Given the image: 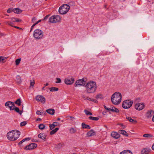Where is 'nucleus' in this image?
Returning a JSON list of instances; mask_svg holds the SVG:
<instances>
[{"label": "nucleus", "instance_id": "33", "mask_svg": "<svg viewBox=\"0 0 154 154\" xmlns=\"http://www.w3.org/2000/svg\"><path fill=\"white\" fill-rule=\"evenodd\" d=\"M143 136L145 137L150 138L152 137V136L149 134H145L143 135Z\"/></svg>", "mask_w": 154, "mask_h": 154}, {"label": "nucleus", "instance_id": "19", "mask_svg": "<svg viewBox=\"0 0 154 154\" xmlns=\"http://www.w3.org/2000/svg\"><path fill=\"white\" fill-rule=\"evenodd\" d=\"M58 124V123L57 122H55L53 123V124H50V128L51 130H52L57 125V124Z\"/></svg>", "mask_w": 154, "mask_h": 154}, {"label": "nucleus", "instance_id": "30", "mask_svg": "<svg viewBox=\"0 0 154 154\" xmlns=\"http://www.w3.org/2000/svg\"><path fill=\"white\" fill-rule=\"evenodd\" d=\"M13 12L15 13L18 14L19 13V8H17L13 9Z\"/></svg>", "mask_w": 154, "mask_h": 154}, {"label": "nucleus", "instance_id": "11", "mask_svg": "<svg viewBox=\"0 0 154 154\" xmlns=\"http://www.w3.org/2000/svg\"><path fill=\"white\" fill-rule=\"evenodd\" d=\"M144 107V105L143 103H137L135 106V108L137 110H140Z\"/></svg>", "mask_w": 154, "mask_h": 154}, {"label": "nucleus", "instance_id": "22", "mask_svg": "<svg viewBox=\"0 0 154 154\" xmlns=\"http://www.w3.org/2000/svg\"><path fill=\"white\" fill-rule=\"evenodd\" d=\"M120 154H132V153L130 150H126L121 152Z\"/></svg>", "mask_w": 154, "mask_h": 154}, {"label": "nucleus", "instance_id": "4", "mask_svg": "<svg viewBox=\"0 0 154 154\" xmlns=\"http://www.w3.org/2000/svg\"><path fill=\"white\" fill-rule=\"evenodd\" d=\"M69 6L67 4H64L59 9V12L61 14H66L69 10Z\"/></svg>", "mask_w": 154, "mask_h": 154}, {"label": "nucleus", "instance_id": "40", "mask_svg": "<svg viewBox=\"0 0 154 154\" xmlns=\"http://www.w3.org/2000/svg\"><path fill=\"white\" fill-rule=\"evenodd\" d=\"M6 59V57L2 56L0 57V62H3Z\"/></svg>", "mask_w": 154, "mask_h": 154}, {"label": "nucleus", "instance_id": "2", "mask_svg": "<svg viewBox=\"0 0 154 154\" xmlns=\"http://www.w3.org/2000/svg\"><path fill=\"white\" fill-rule=\"evenodd\" d=\"M19 131L14 130L10 131L7 134L8 139L11 141L16 140L19 137Z\"/></svg>", "mask_w": 154, "mask_h": 154}, {"label": "nucleus", "instance_id": "47", "mask_svg": "<svg viewBox=\"0 0 154 154\" xmlns=\"http://www.w3.org/2000/svg\"><path fill=\"white\" fill-rule=\"evenodd\" d=\"M15 62L16 65H18L19 64V58L17 59L15 61Z\"/></svg>", "mask_w": 154, "mask_h": 154}, {"label": "nucleus", "instance_id": "21", "mask_svg": "<svg viewBox=\"0 0 154 154\" xmlns=\"http://www.w3.org/2000/svg\"><path fill=\"white\" fill-rule=\"evenodd\" d=\"M118 132L119 133L122 134L126 137L128 136V135L127 133L124 130H119Z\"/></svg>", "mask_w": 154, "mask_h": 154}, {"label": "nucleus", "instance_id": "58", "mask_svg": "<svg viewBox=\"0 0 154 154\" xmlns=\"http://www.w3.org/2000/svg\"><path fill=\"white\" fill-rule=\"evenodd\" d=\"M13 27H14L15 28H16L17 29H19V27L17 26H13Z\"/></svg>", "mask_w": 154, "mask_h": 154}, {"label": "nucleus", "instance_id": "25", "mask_svg": "<svg viewBox=\"0 0 154 154\" xmlns=\"http://www.w3.org/2000/svg\"><path fill=\"white\" fill-rule=\"evenodd\" d=\"M59 129V128H56L52 130L50 132L51 135H53L55 134Z\"/></svg>", "mask_w": 154, "mask_h": 154}, {"label": "nucleus", "instance_id": "10", "mask_svg": "<svg viewBox=\"0 0 154 154\" xmlns=\"http://www.w3.org/2000/svg\"><path fill=\"white\" fill-rule=\"evenodd\" d=\"M15 105L14 103L8 101L6 102L5 104V106L6 107H8L10 110H13V108L14 107Z\"/></svg>", "mask_w": 154, "mask_h": 154}, {"label": "nucleus", "instance_id": "24", "mask_svg": "<svg viewBox=\"0 0 154 154\" xmlns=\"http://www.w3.org/2000/svg\"><path fill=\"white\" fill-rule=\"evenodd\" d=\"M82 128H88V129H91V127L88 125H86L84 123H82Z\"/></svg>", "mask_w": 154, "mask_h": 154}, {"label": "nucleus", "instance_id": "37", "mask_svg": "<svg viewBox=\"0 0 154 154\" xmlns=\"http://www.w3.org/2000/svg\"><path fill=\"white\" fill-rule=\"evenodd\" d=\"M112 111L113 112H115L116 113H118L119 112V110L115 107H112Z\"/></svg>", "mask_w": 154, "mask_h": 154}, {"label": "nucleus", "instance_id": "13", "mask_svg": "<svg viewBox=\"0 0 154 154\" xmlns=\"http://www.w3.org/2000/svg\"><path fill=\"white\" fill-rule=\"evenodd\" d=\"M74 79L73 78H71L70 79L66 78L65 79V83L66 85H71L74 82Z\"/></svg>", "mask_w": 154, "mask_h": 154}, {"label": "nucleus", "instance_id": "52", "mask_svg": "<svg viewBox=\"0 0 154 154\" xmlns=\"http://www.w3.org/2000/svg\"><path fill=\"white\" fill-rule=\"evenodd\" d=\"M120 125L122 127V128L124 129L125 128V125H123L122 124H120Z\"/></svg>", "mask_w": 154, "mask_h": 154}, {"label": "nucleus", "instance_id": "48", "mask_svg": "<svg viewBox=\"0 0 154 154\" xmlns=\"http://www.w3.org/2000/svg\"><path fill=\"white\" fill-rule=\"evenodd\" d=\"M69 4L70 5H75V3L73 2H71L69 3Z\"/></svg>", "mask_w": 154, "mask_h": 154}, {"label": "nucleus", "instance_id": "5", "mask_svg": "<svg viewBox=\"0 0 154 154\" xmlns=\"http://www.w3.org/2000/svg\"><path fill=\"white\" fill-rule=\"evenodd\" d=\"M33 36L36 38L40 39L43 36V32L41 30L37 29L34 31Z\"/></svg>", "mask_w": 154, "mask_h": 154}, {"label": "nucleus", "instance_id": "61", "mask_svg": "<svg viewBox=\"0 0 154 154\" xmlns=\"http://www.w3.org/2000/svg\"><path fill=\"white\" fill-rule=\"evenodd\" d=\"M107 110H108V111H112V109L111 108H107Z\"/></svg>", "mask_w": 154, "mask_h": 154}, {"label": "nucleus", "instance_id": "29", "mask_svg": "<svg viewBox=\"0 0 154 154\" xmlns=\"http://www.w3.org/2000/svg\"><path fill=\"white\" fill-rule=\"evenodd\" d=\"M96 99H103L104 98V97L103 96L102 94H97L96 96Z\"/></svg>", "mask_w": 154, "mask_h": 154}, {"label": "nucleus", "instance_id": "26", "mask_svg": "<svg viewBox=\"0 0 154 154\" xmlns=\"http://www.w3.org/2000/svg\"><path fill=\"white\" fill-rule=\"evenodd\" d=\"M69 131L71 134H73L75 133L77 131V130L73 128H71L69 129Z\"/></svg>", "mask_w": 154, "mask_h": 154}, {"label": "nucleus", "instance_id": "28", "mask_svg": "<svg viewBox=\"0 0 154 154\" xmlns=\"http://www.w3.org/2000/svg\"><path fill=\"white\" fill-rule=\"evenodd\" d=\"M36 114L37 115H46V113L45 112H42V111H40L38 110L36 112Z\"/></svg>", "mask_w": 154, "mask_h": 154}, {"label": "nucleus", "instance_id": "16", "mask_svg": "<svg viewBox=\"0 0 154 154\" xmlns=\"http://www.w3.org/2000/svg\"><path fill=\"white\" fill-rule=\"evenodd\" d=\"M38 137L43 140L44 141L46 140V136L43 133H40L38 135Z\"/></svg>", "mask_w": 154, "mask_h": 154}, {"label": "nucleus", "instance_id": "9", "mask_svg": "<svg viewBox=\"0 0 154 154\" xmlns=\"http://www.w3.org/2000/svg\"><path fill=\"white\" fill-rule=\"evenodd\" d=\"M86 83L84 79H79L77 81L75 84V87L77 86L78 85L84 86Z\"/></svg>", "mask_w": 154, "mask_h": 154}, {"label": "nucleus", "instance_id": "31", "mask_svg": "<svg viewBox=\"0 0 154 154\" xmlns=\"http://www.w3.org/2000/svg\"><path fill=\"white\" fill-rule=\"evenodd\" d=\"M12 22H19V20L18 19H17L14 17H12L10 18Z\"/></svg>", "mask_w": 154, "mask_h": 154}, {"label": "nucleus", "instance_id": "51", "mask_svg": "<svg viewBox=\"0 0 154 154\" xmlns=\"http://www.w3.org/2000/svg\"><path fill=\"white\" fill-rule=\"evenodd\" d=\"M36 24L35 23L34 24H33L31 26V30H30V32H31L32 30L33 29V28L34 27V26L36 25Z\"/></svg>", "mask_w": 154, "mask_h": 154}, {"label": "nucleus", "instance_id": "23", "mask_svg": "<svg viewBox=\"0 0 154 154\" xmlns=\"http://www.w3.org/2000/svg\"><path fill=\"white\" fill-rule=\"evenodd\" d=\"M126 119L129 122H131L134 124L136 123L137 122L136 120L133 119H132L131 117H126Z\"/></svg>", "mask_w": 154, "mask_h": 154}, {"label": "nucleus", "instance_id": "63", "mask_svg": "<svg viewBox=\"0 0 154 154\" xmlns=\"http://www.w3.org/2000/svg\"><path fill=\"white\" fill-rule=\"evenodd\" d=\"M104 108L106 109H107V108L106 107V106H105V105H104Z\"/></svg>", "mask_w": 154, "mask_h": 154}, {"label": "nucleus", "instance_id": "18", "mask_svg": "<svg viewBox=\"0 0 154 154\" xmlns=\"http://www.w3.org/2000/svg\"><path fill=\"white\" fill-rule=\"evenodd\" d=\"M46 111L48 113L51 115H54L55 113V110L54 109H48Z\"/></svg>", "mask_w": 154, "mask_h": 154}, {"label": "nucleus", "instance_id": "27", "mask_svg": "<svg viewBox=\"0 0 154 154\" xmlns=\"http://www.w3.org/2000/svg\"><path fill=\"white\" fill-rule=\"evenodd\" d=\"M89 119L91 120L97 121L99 120V118L97 117H95L93 116H90L89 117Z\"/></svg>", "mask_w": 154, "mask_h": 154}, {"label": "nucleus", "instance_id": "6", "mask_svg": "<svg viewBox=\"0 0 154 154\" xmlns=\"http://www.w3.org/2000/svg\"><path fill=\"white\" fill-rule=\"evenodd\" d=\"M133 102L131 100H124L122 103V107L125 109L130 108L132 106Z\"/></svg>", "mask_w": 154, "mask_h": 154}, {"label": "nucleus", "instance_id": "32", "mask_svg": "<svg viewBox=\"0 0 154 154\" xmlns=\"http://www.w3.org/2000/svg\"><path fill=\"white\" fill-rule=\"evenodd\" d=\"M58 88L56 87H52L50 88V91H58Z\"/></svg>", "mask_w": 154, "mask_h": 154}, {"label": "nucleus", "instance_id": "39", "mask_svg": "<svg viewBox=\"0 0 154 154\" xmlns=\"http://www.w3.org/2000/svg\"><path fill=\"white\" fill-rule=\"evenodd\" d=\"M82 97L85 100H88L90 101L91 100V98L89 97H86L85 95H83L82 96Z\"/></svg>", "mask_w": 154, "mask_h": 154}, {"label": "nucleus", "instance_id": "55", "mask_svg": "<svg viewBox=\"0 0 154 154\" xmlns=\"http://www.w3.org/2000/svg\"><path fill=\"white\" fill-rule=\"evenodd\" d=\"M17 82L18 83H19V75H17Z\"/></svg>", "mask_w": 154, "mask_h": 154}, {"label": "nucleus", "instance_id": "62", "mask_svg": "<svg viewBox=\"0 0 154 154\" xmlns=\"http://www.w3.org/2000/svg\"><path fill=\"white\" fill-rule=\"evenodd\" d=\"M4 34L3 33H0V36H3L4 35Z\"/></svg>", "mask_w": 154, "mask_h": 154}, {"label": "nucleus", "instance_id": "41", "mask_svg": "<svg viewBox=\"0 0 154 154\" xmlns=\"http://www.w3.org/2000/svg\"><path fill=\"white\" fill-rule=\"evenodd\" d=\"M30 86H34V85L35 84L34 81V80H30Z\"/></svg>", "mask_w": 154, "mask_h": 154}, {"label": "nucleus", "instance_id": "38", "mask_svg": "<svg viewBox=\"0 0 154 154\" xmlns=\"http://www.w3.org/2000/svg\"><path fill=\"white\" fill-rule=\"evenodd\" d=\"M5 23L6 24L8 25L13 27V26H14L13 25V23L12 22L10 21H7Z\"/></svg>", "mask_w": 154, "mask_h": 154}, {"label": "nucleus", "instance_id": "43", "mask_svg": "<svg viewBox=\"0 0 154 154\" xmlns=\"http://www.w3.org/2000/svg\"><path fill=\"white\" fill-rule=\"evenodd\" d=\"M21 100H20V106H21V105L22 106V110H20V115H21L23 112V105L22 104V105H21Z\"/></svg>", "mask_w": 154, "mask_h": 154}, {"label": "nucleus", "instance_id": "49", "mask_svg": "<svg viewBox=\"0 0 154 154\" xmlns=\"http://www.w3.org/2000/svg\"><path fill=\"white\" fill-rule=\"evenodd\" d=\"M84 112H85V114L87 115H88V114L90 112L86 109H85L84 111Z\"/></svg>", "mask_w": 154, "mask_h": 154}, {"label": "nucleus", "instance_id": "35", "mask_svg": "<svg viewBox=\"0 0 154 154\" xmlns=\"http://www.w3.org/2000/svg\"><path fill=\"white\" fill-rule=\"evenodd\" d=\"M13 110H14L15 111L19 113V109L18 107H16L15 105H14V107H13Z\"/></svg>", "mask_w": 154, "mask_h": 154}, {"label": "nucleus", "instance_id": "53", "mask_svg": "<svg viewBox=\"0 0 154 154\" xmlns=\"http://www.w3.org/2000/svg\"><path fill=\"white\" fill-rule=\"evenodd\" d=\"M49 15H46L44 18V20H47V19H48V17H49Z\"/></svg>", "mask_w": 154, "mask_h": 154}, {"label": "nucleus", "instance_id": "34", "mask_svg": "<svg viewBox=\"0 0 154 154\" xmlns=\"http://www.w3.org/2000/svg\"><path fill=\"white\" fill-rule=\"evenodd\" d=\"M38 127L39 129H41V130H43L45 128V126L43 124H40L39 125Z\"/></svg>", "mask_w": 154, "mask_h": 154}, {"label": "nucleus", "instance_id": "42", "mask_svg": "<svg viewBox=\"0 0 154 154\" xmlns=\"http://www.w3.org/2000/svg\"><path fill=\"white\" fill-rule=\"evenodd\" d=\"M56 79L57 80V81L56 82L57 83H60L61 82V79L59 78H57Z\"/></svg>", "mask_w": 154, "mask_h": 154}, {"label": "nucleus", "instance_id": "12", "mask_svg": "<svg viewBox=\"0 0 154 154\" xmlns=\"http://www.w3.org/2000/svg\"><path fill=\"white\" fill-rule=\"evenodd\" d=\"M36 100L38 101L41 102L42 103H45V99L44 97L42 95H38L35 98Z\"/></svg>", "mask_w": 154, "mask_h": 154}, {"label": "nucleus", "instance_id": "3", "mask_svg": "<svg viewBox=\"0 0 154 154\" xmlns=\"http://www.w3.org/2000/svg\"><path fill=\"white\" fill-rule=\"evenodd\" d=\"M122 94L119 92H116L111 97V101L112 103L115 105L119 104L121 101Z\"/></svg>", "mask_w": 154, "mask_h": 154}, {"label": "nucleus", "instance_id": "59", "mask_svg": "<svg viewBox=\"0 0 154 154\" xmlns=\"http://www.w3.org/2000/svg\"><path fill=\"white\" fill-rule=\"evenodd\" d=\"M152 149L153 150H154V143L153 144L152 146Z\"/></svg>", "mask_w": 154, "mask_h": 154}, {"label": "nucleus", "instance_id": "64", "mask_svg": "<svg viewBox=\"0 0 154 154\" xmlns=\"http://www.w3.org/2000/svg\"><path fill=\"white\" fill-rule=\"evenodd\" d=\"M92 115V114L91 112H89V114H88V115Z\"/></svg>", "mask_w": 154, "mask_h": 154}, {"label": "nucleus", "instance_id": "46", "mask_svg": "<svg viewBox=\"0 0 154 154\" xmlns=\"http://www.w3.org/2000/svg\"><path fill=\"white\" fill-rule=\"evenodd\" d=\"M14 103L17 104L19 106V98H18L17 100L14 102Z\"/></svg>", "mask_w": 154, "mask_h": 154}, {"label": "nucleus", "instance_id": "14", "mask_svg": "<svg viewBox=\"0 0 154 154\" xmlns=\"http://www.w3.org/2000/svg\"><path fill=\"white\" fill-rule=\"evenodd\" d=\"M154 113V111L152 110L148 111L146 114V117L147 119L151 118Z\"/></svg>", "mask_w": 154, "mask_h": 154}, {"label": "nucleus", "instance_id": "20", "mask_svg": "<svg viewBox=\"0 0 154 154\" xmlns=\"http://www.w3.org/2000/svg\"><path fill=\"white\" fill-rule=\"evenodd\" d=\"M95 134V132L93 130H91L89 131L87 134L88 136L89 137H91L94 135Z\"/></svg>", "mask_w": 154, "mask_h": 154}, {"label": "nucleus", "instance_id": "36", "mask_svg": "<svg viewBox=\"0 0 154 154\" xmlns=\"http://www.w3.org/2000/svg\"><path fill=\"white\" fill-rule=\"evenodd\" d=\"M27 122L26 121H24L21 122L20 124V125L21 127L25 126L27 124Z\"/></svg>", "mask_w": 154, "mask_h": 154}, {"label": "nucleus", "instance_id": "17", "mask_svg": "<svg viewBox=\"0 0 154 154\" xmlns=\"http://www.w3.org/2000/svg\"><path fill=\"white\" fill-rule=\"evenodd\" d=\"M150 150V149L149 148H144L141 151V154H147L149 153Z\"/></svg>", "mask_w": 154, "mask_h": 154}, {"label": "nucleus", "instance_id": "7", "mask_svg": "<svg viewBox=\"0 0 154 154\" xmlns=\"http://www.w3.org/2000/svg\"><path fill=\"white\" fill-rule=\"evenodd\" d=\"M60 17L59 15H54L50 18L49 22L52 23H55L60 22Z\"/></svg>", "mask_w": 154, "mask_h": 154}, {"label": "nucleus", "instance_id": "45", "mask_svg": "<svg viewBox=\"0 0 154 154\" xmlns=\"http://www.w3.org/2000/svg\"><path fill=\"white\" fill-rule=\"evenodd\" d=\"M36 20H37V19H36V18H35V17H33L32 19V23H35V21Z\"/></svg>", "mask_w": 154, "mask_h": 154}, {"label": "nucleus", "instance_id": "8", "mask_svg": "<svg viewBox=\"0 0 154 154\" xmlns=\"http://www.w3.org/2000/svg\"><path fill=\"white\" fill-rule=\"evenodd\" d=\"M37 146L36 144L34 143H31L28 145L26 146L24 148L25 150H32L35 148Z\"/></svg>", "mask_w": 154, "mask_h": 154}, {"label": "nucleus", "instance_id": "54", "mask_svg": "<svg viewBox=\"0 0 154 154\" xmlns=\"http://www.w3.org/2000/svg\"><path fill=\"white\" fill-rule=\"evenodd\" d=\"M23 139L24 140V141H25L26 140L28 141V140H29L30 139V138L29 137H27V138H25V139Z\"/></svg>", "mask_w": 154, "mask_h": 154}, {"label": "nucleus", "instance_id": "57", "mask_svg": "<svg viewBox=\"0 0 154 154\" xmlns=\"http://www.w3.org/2000/svg\"><path fill=\"white\" fill-rule=\"evenodd\" d=\"M25 142L24 139L22 140L21 141H20V144H22L23 142Z\"/></svg>", "mask_w": 154, "mask_h": 154}, {"label": "nucleus", "instance_id": "44", "mask_svg": "<svg viewBox=\"0 0 154 154\" xmlns=\"http://www.w3.org/2000/svg\"><path fill=\"white\" fill-rule=\"evenodd\" d=\"M12 11H13V9L11 8H9L7 11V12L8 13H10Z\"/></svg>", "mask_w": 154, "mask_h": 154}, {"label": "nucleus", "instance_id": "60", "mask_svg": "<svg viewBox=\"0 0 154 154\" xmlns=\"http://www.w3.org/2000/svg\"><path fill=\"white\" fill-rule=\"evenodd\" d=\"M42 120V119L40 118H38L37 119V121H40Z\"/></svg>", "mask_w": 154, "mask_h": 154}, {"label": "nucleus", "instance_id": "15", "mask_svg": "<svg viewBox=\"0 0 154 154\" xmlns=\"http://www.w3.org/2000/svg\"><path fill=\"white\" fill-rule=\"evenodd\" d=\"M111 136L113 138L116 139H118L120 137L119 134L118 133L114 131L112 132L111 134Z\"/></svg>", "mask_w": 154, "mask_h": 154}, {"label": "nucleus", "instance_id": "1", "mask_svg": "<svg viewBox=\"0 0 154 154\" xmlns=\"http://www.w3.org/2000/svg\"><path fill=\"white\" fill-rule=\"evenodd\" d=\"M85 87L87 93L89 94L94 93L97 88L96 83L94 81L88 82Z\"/></svg>", "mask_w": 154, "mask_h": 154}, {"label": "nucleus", "instance_id": "56", "mask_svg": "<svg viewBox=\"0 0 154 154\" xmlns=\"http://www.w3.org/2000/svg\"><path fill=\"white\" fill-rule=\"evenodd\" d=\"M41 21V20H39L38 21H37L35 23L36 24H37L39 22H40Z\"/></svg>", "mask_w": 154, "mask_h": 154}, {"label": "nucleus", "instance_id": "50", "mask_svg": "<svg viewBox=\"0 0 154 154\" xmlns=\"http://www.w3.org/2000/svg\"><path fill=\"white\" fill-rule=\"evenodd\" d=\"M90 101H91L93 102H94L95 103H97V101L96 100H95L94 99H91V100Z\"/></svg>", "mask_w": 154, "mask_h": 154}]
</instances>
